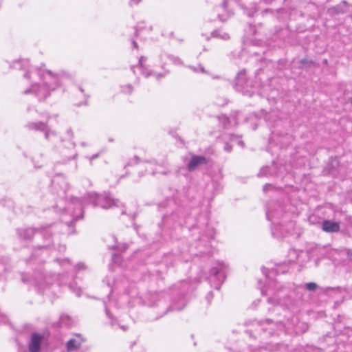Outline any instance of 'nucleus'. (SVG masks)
Returning a JSON list of instances; mask_svg holds the SVG:
<instances>
[{"mask_svg":"<svg viewBox=\"0 0 352 352\" xmlns=\"http://www.w3.org/2000/svg\"><path fill=\"white\" fill-rule=\"evenodd\" d=\"M45 85L41 86L37 84H33L30 89L24 91L25 94L30 93L34 94L39 100L45 99L50 91L54 90L59 86L58 78L51 72L48 71L43 76Z\"/></svg>","mask_w":352,"mask_h":352,"instance_id":"f257e3e1","label":"nucleus"},{"mask_svg":"<svg viewBox=\"0 0 352 352\" xmlns=\"http://www.w3.org/2000/svg\"><path fill=\"white\" fill-rule=\"evenodd\" d=\"M89 200L94 206H100L104 209H109L113 207L122 208L124 206L118 199H113L109 195L104 193L98 195L95 192L89 194Z\"/></svg>","mask_w":352,"mask_h":352,"instance_id":"f03ea898","label":"nucleus"},{"mask_svg":"<svg viewBox=\"0 0 352 352\" xmlns=\"http://www.w3.org/2000/svg\"><path fill=\"white\" fill-rule=\"evenodd\" d=\"M265 324L276 326L278 329H281L283 326L280 322H273L271 320H267L265 322H258V321H252L248 324V325L251 326L252 328L248 329L247 331L250 333H254L258 334L261 331H266L267 330L265 328Z\"/></svg>","mask_w":352,"mask_h":352,"instance_id":"7ed1b4c3","label":"nucleus"},{"mask_svg":"<svg viewBox=\"0 0 352 352\" xmlns=\"http://www.w3.org/2000/svg\"><path fill=\"white\" fill-rule=\"evenodd\" d=\"M26 127L29 130H34L43 132L47 140L50 139L51 135H55L56 133L49 129L47 122H28Z\"/></svg>","mask_w":352,"mask_h":352,"instance_id":"20e7f679","label":"nucleus"},{"mask_svg":"<svg viewBox=\"0 0 352 352\" xmlns=\"http://www.w3.org/2000/svg\"><path fill=\"white\" fill-rule=\"evenodd\" d=\"M227 267L228 265L225 263L218 261L216 265L211 269V274L217 278L220 284L222 283L226 278V270Z\"/></svg>","mask_w":352,"mask_h":352,"instance_id":"39448f33","label":"nucleus"},{"mask_svg":"<svg viewBox=\"0 0 352 352\" xmlns=\"http://www.w3.org/2000/svg\"><path fill=\"white\" fill-rule=\"evenodd\" d=\"M85 342V340L80 335H75L66 343L67 351L72 352L78 350Z\"/></svg>","mask_w":352,"mask_h":352,"instance_id":"423d86ee","label":"nucleus"},{"mask_svg":"<svg viewBox=\"0 0 352 352\" xmlns=\"http://www.w3.org/2000/svg\"><path fill=\"white\" fill-rule=\"evenodd\" d=\"M207 163L208 160L205 157L193 155L188 164V169L189 171H194L199 166L206 164Z\"/></svg>","mask_w":352,"mask_h":352,"instance_id":"0eeeda50","label":"nucleus"},{"mask_svg":"<svg viewBox=\"0 0 352 352\" xmlns=\"http://www.w3.org/2000/svg\"><path fill=\"white\" fill-rule=\"evenodd\" d=\"M19 236L23 239H30L34 234V230L31 228H21L17 230Z\"/></svg>","mask_w":352,"mask_h":352,"instance_id":"6e6552de","label":"nucleus"},{"mask_svg":"<svg viewBox=\"0 0 352 352\" xmlns=\"http://www.w3.org/2000/svg\"><path fill=\"white\" fill-rule=\"evenodd\" d=\"M60 322L62 325L70 326L72 324L71 318L67 315H63L60 318Z\"/></svg>","mask_w":352,"mask_h":352,"instance_id":"1a4fd4ad","label":"nucleus"},{"mask_svg":"<svg viewBox=\"0 0 352 352\" xmlns=\"http://www.w3.org/2000/svg\"><path fill=\"white\" fill-rule=\"evenodd\" d=\"M160 56H161V58H162L163 56L167 57L170 61H172L175 65H182V61L178 57H175L174 56L167 55V54L161 55Z\"/></svg>","mask_w":352,"mask_h":352,"instance_id":"9d476101","label":"nucleus"},{"mask_svg":"<svg viewBox=\"0 0 352 352\" xmlns=\"http://www.w3.org/2000/svg\"><path fill=\"white\" fill-rule=\"evenodd\" d=\"M213 37H219L223 40H228L230 38V36L227 33H220L219 31H214L212 33Z\"/></svg>","mask_w":352,"mask_h":352,"instance_id":"9b49d317","label":"nucleus"},{"mask_svg":"<svg viewBox=\"0 0 352 352\" xmlns=\"http://www.w3.org/2000/svg\"><path fill=\"white\" fill-rule=\"evenodd\" d=\"M344 101L345 102H350L352 104V91H344Z\"/></svg>","mask_w":352,"mask_h":352,"instance_id":"f8f14e48","label":"nucleus"},{"mask_svg":"<svg viewBox=\"0 0 352 352\" xmlns=\"http://www.w3.org/2000/svg\"><path fill=\"white\" fill-rule=\"evenodd\" d=\"M318 287V285L315 283H308L305 285V288L309 291H315Z\"/></svg>","mask_w":352,"mask_h":352,"instance_id":"ddd939ff","label":"nucleus"},{"mask_svg":"<svg viewBox=\"0 0 352 352\" xmlns=\"http://www.w3.org/2000/svg\"><path fill=\"white\" fill-rule=\"evenodd\" d=\"M245 78V72H240L238 74V76H237V78H236V81H237V84L239 85H241L243 86V79Z\"/></svg>","mask_w":352,"mask_h":352,"instance_id":"4468645a","label":"nucleus"},{"mask_svg":"<svg viewBox=\"0 0 352 352\" xmlns=\"http://www.w3.org/2000/svg\"><path fill=\"white\" fill-rule=\"evenodd\" d=\"M189 67L195 72H206L204 68L201 65H198L197 67L190 66Z\"/></svg>","mask_w":352,"mask_h":352,"instance_id":"2eb2a0df","label":"nucleus"},{"mask_svg":"<svg viewBox=\"0 0 352 352\" xmlns=\"http://www.w3.org/2000/svg\"><path fill=\"white\" fill-rule=\"evenodd\" d=\"M322 229L325 232H330V221L327 220L323 222Z\"/></svg>","mask_w":352,"mask_h":352,"instance_id":"dca6fc26","label":"nucleus"},{"mask_svg":"<svg viewBox=\"0 0 352 352\" xmlns=\"http://www.w3.org/2000/svg\"><path fill=\"white\" fill-rule=\"evenodd\" d=\"M340 230V224L338 222H331V232H338Z\"/></svg>","mask_w":352,"mask_h":352,"instance_id":"f3484780","label":"nucleus"},{"mask_svg":"<svg viewBox=\"0 0 352 352\" xmlns=\"http://www.w3.org/2000/svg\"><path fill=\"white\" fill-rule=\"evenodd\" d=\"M268 302L270 303H272V304H280V300L279 298L276 297V296H274L273 298H270L268 299Z\"/></svg>","mask_w":352,"mask_h":352,"instance_id":"a211bd4d","label":"nucleus"},{"mask_svg":"<svg viewBox=\"0 0 352 352\" xmlns=\"http://www.w3.org/2000/svg\"><path fill=\"white\" fill-rule=\"evenodd\" d=\"M133 91V87L130 85H127L122 87V91L126 94H131Z\"/></svg>","mask_w":352,"mask_h":352,"instance_id":"6ab92c4d","label":"nucleus"},{"mask_svg":"<svg viewBox=\"0 0 352 352\" xmlns=\"http://www.w3.org/2000/svg\"><path fill=\"white\" fill-rule=\"evenodd\" d=\"M29 66L28 60H21V69H26Z\"/></svg>","mask_w":352,"mask_h":352,"instance_id":"aec40b11","label":"nucleus"},{"mask_svg":"<svg viewBox=\"0 0 352 352\" xmlns=\"http://www.w3.org/2000/svg\"><path fill=\"white\" fill-rule=\"evenodd\" d=\"M140 1V0H131L129 4L131 6H132L133 5L138 4Z\"/></svg>","mask_w":352,"mask_h":352,"instance_id":"412c9836","label":"nucleus"},{"mask_svg":"<svg viewBox=\"0 0 352 352\" xmlns=\"http://www.w3.org/2000/svg\"><path fill=\"white\" fill-rule=\"evenodd\" d=\"M346 254L350 260H352V250H347Z\"/></svg>","mask_w":352,"mask_h":352,"instance_id":"4be33fe9","label":"nucleus"},{"mask_svg":"<svg viewBox=\"0 0 352 352\" xmlns=\"http://www.w3.org/2000/svg\"><path fill=\"white\" fill-rule=\"evenodd\" d=\"M157 173H162V174H166V172H164V171H160V170L158 169H155V170H153V172L152 173L153 175H155Z\"/></svg>","mask_w":352,"mask_h":352,"instance_id":"5701e85b","label":"nucleus"},{"mask_svg":"<svg viewBox=\"0 0 352 352\" xmlns=\"http://www.w3.org/2000/svg\"><path fill=\"white\" fill-rule=\"evenodd\" d=\"M272 188V185L270 184H265L264 186H263V191H267L269 189H270Z\"/></svg>","mask_w":352,"mask_h":352,"instance_id":"b1692460","label":"nucleus"},{"mask_svg":"<svg viewBox=\"0 0 352 352\" xmlns=\"http://www.w3.org/2000/svg\"><path fill=\"white\" fill-rule=\"evenodd\" d=\"M144 60H145V58H144V57H143V56H142V57L140 58V60H139V65H140V66H142V63H143V62H144Z\"/></svg>","mask_w":352,"mask_h":352,"instance_id":"393cba45","label":"nucleus"},{"mask_svg":"<svg viewBox=\"0 0 352 352\" xmlns=\"http://www.w3.org/2000/svg\"><path fill=\"white\" fill-rule=\"evenodd\" d=\"M225 150L227 151H231V146L228 144H226L225 146Z\"/></svg>","mask_w":352,"mask_h":352,"instance_id":"a878e982","label":"nucleus"},{"mask_svg":"<svg viewBox=\"0 0 352 352\" xmlns=\"http://www.w3.org/2000/svg\"><path fill=\"white\" fill-rule=\"evenodd\" d=\"M132 45H133L134 48L138 49V46L137 43L135 41H132Z\"/></svg>","mask_w":352,"mask_h":352,"instance_id":"bb28decb","label":"nucleus"},{"mask_svg":"<svg viewBox=\"0 0 352 352\" xmlns=\"http://www.w3.org/2000/svg\"><path fill=\"white\" fill-rule=\"evenodd\" d=\"M226 103V102H225V101H224V102H217V104L218 105H223V104H225Z\"/></svg>","mask_w":352,"mask_h":352,"instance_id":"cd10ccee","label":"nucleus"},{"mask_svg":"<svg viewBox=\"0 0 352 352\" xmlns=\"http://www.w3.org/2000/svg\"><path fill=\"white\" fill-rule=\"evenodd\" d=\"M265 3H270L271 2H272L274 0H263Z\"/></svg>","mask_w":352,"mask_h":352,"instance_id":"c85d7f7f","label":"nucleus"},{"mask_svg":"<svg viewBox=\"0 0 352 352\" xmlns=\"http://www.w3.org/2000/svg\"><path fill=\"white\" fill-rule=\"evenodd\" d=\"M96 157H98V155H94L91 157H90V160H93L94 159H96Z\"/></svg>","mask_w":352,"mask_h":352,"instance_id":"c756f323","label":"nucleus"},{"mask_svg":"<svg viewBox=\"0 0 352 352\" xmlns=\"http://www.w3.org/2000/svg\"><path fill=\"white\" fill-rule=\"evenodd\" d=\"M226 5H227V2L226 1H223L222 6H223V8H226Z\"/></svg>","mask_w":352,"mask_h":352,"instance_id":"7c9ffc66","label":"nucleus"},{"mask_svg":"<svg viewBox=\"0 0 352 352\" xmlns=\"http://www.w3.org/2000/svg\"><path fill=\"white\" fill-rule=\"evenodd\" d=\"M266 214H267V219H268L269 220H271V217H270V213H269L268 212H267Z\"/></svg>","mask_w":352,"mask_h":352,"instance_id":"2f4dec72","label":"nucleus"},{"mask_svg":"<svg viewBox=\"0 0 352 352\" xmlns=\"http://www.w3.org/2000/svg\"><path fill=\"white\" fill-rule=\"evenodd\" d=\"M24 77H25V78H29V74H28V72H26V73L24 74Z\"/></svg>","mask_w":352,"mask_h":352,"instance_id":"473e14b6","label":"nucleus"},{"mask_svg":"<svg viewBox=\"0 0 352 352\" xmlns=\"http://www.w3.org/2000/svg\"><path fill=\"white\" fill-rule=\"evenodd\" d=\"M239 144L243 146V142L242 141H239Z\"/></svg>","mask_w":352,"mask_h":352,"instance_id":"72a5a7b5","label":"nucleus"},{"mask_svg":"<svg viewBox=\"0 0 352 352\" xmlns=\"http://www.w3.org/2000/svg\"><path fill=\"white\" fill-rule=\"evenodd\" d=\"M106 314L107 316H109L110 317V315H109V311L107 309H106Z\"/></svg>","mask_w":352,"mask_h":352,"instance_id":"f704fd0d","label":"nucleus"},{"mask_svg":"<svg viewBox=\"0 0 352 352\" xmlns=\"http://www.w3.org/2000/svg\"><path fill=\"white\" fill-rule=\"evenodd\" d=\"M331 292H333V294H335L336 292H337V291H336V290H335V289H331Z\"/></svg>","mask_w":352,"mask_h":352,"instance_id":"c9c22d12","label":"nucleus"},{"mask_svg":"<svg viewBox=\"0 0 352 352\" xmlns=\"http://www.w3.org/2000/svg\"><path fill=\"white\" fill-rule=\"evenodd\" d=\"M302 63L303 64H304V63H307V60H305H305H302Z\"/></svg>","mask_w":352,"mask_h":352,"instance_id":"e433bc0d","label":"nucleus"},{"mask_svg":"<svg viewBox=\"0 0 352 352\" xmlns=\"http://www.w3.org/2000/svg\"><path fill=\"white\" fill-rule=\"evenodd\" d=\"M125 213V211L124 210H122L121 214H124Z\"/></svg>","mask_w":352,"mask_h":352,"instance_id":"4c0bfd02","label":"nucleus"},{"mask_svg":"<svg viewBox=\"0 0 352 352\" xmlns=\"http://www.w3.org/2000/svg\"><path fill=\"white\" fill-rule=\"evenodd\" d=\"M219 287H220V285H218L217 286H216V289H219Z\"/></svg>","mask_w":352,"mask_h":352,"instance_id":"58836bf2","label":"nucleus"},{"mask_svg":"<svg viewBox=\"0 0 352 352\" xmlns=\"http://www.w3.org/2000/svg\"><path fill=\"white\" fill-rule=\"evenodd\" d=\"M68 133H69L72 134V131H71V130H69V131H68Z\"/></svg>","mask_w":352,"mask_h":352,"instance_id":"ea45409f","label":"nucleus"},{"mask_svg":"<svg viewBox=\"0 0 352 352\" xmlns=\"http://www.w3.org/2000/svg\"><path fill=\"white\" fill-rule=\"evenodd\" d=\"M78 267H82V265H78Z\"/></svg>","mask_w":352,"mask_h":352,"instance_id":"a19ab883","label":"nucleus"}]
</instances>
